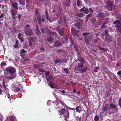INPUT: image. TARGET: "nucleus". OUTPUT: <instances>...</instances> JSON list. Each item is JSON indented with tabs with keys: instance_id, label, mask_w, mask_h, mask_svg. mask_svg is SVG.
Masks as SVG:
<instances>
[{
	"instance_id": "f257e3e1",
	"label": "nucleus",
	"mask_w": 121,
	"mask_h": 121,
	"mask_svg": "<svg viewBox=\"0 0 121 121\" xmlns=\"http://www.w3.org/2000/svg\"><path fill=\"white\" fill-rule=\"evenodd\" d=\"M15 71V69L12 67H9L6 69V72L4 73L6 77L7 78L11 79L14 78L16 77L15 75H13Z\"/></svg>"
},
{
	"instance_id": "f03ea898",
	"label": "nucleus",
	"mask_w": 121,
	"mask_h": 121,
	"mask_svg": "<svg viewBox=\"0 0 121 121\" xmlns=\"http://www.w3.org/2000/svg\"><path fill=\"white\" fill-rule=\"evenodd\" d=\"M87 70V69L82 63L79 64L76 66L74 69V71L76 72V73L78 70L81 73L84 72Z\"/></svg>"
},
{
	"instance_id": "7ed1b4c3",
	"label": "nucleus",
	"mask_w": 121,
	"mask_h": 121,
	"mask_svg": "<svg viewBox=\"0 0 121 121\" xmlns=\"http://www.w3.org/2000/svg\"><path fill=\"white\" fill-rule=\"evenodd\" d=\"M59 112L61 115L62 116L64 115L63 118L65 121H67V119L69 118V112H68V110L66 111L65 109L63 108L59 111Z\"/></svg>"
},
{
	"instance_id": "20e7f679",
	"label": "nucleus",
	"mask_w": 121,
	"mask_h": 121,
	"mask_svg": "<svg viewBox=\"0 0 121 121\" xmlns=\"http://www.w3.org/2000/svg\"><path fill=\"white\" fill-rule=\"evenodd\" d=\"M45 16L44 15H43L42 16V18L41 19V23L40 24H39L40 25L42 24V22H44L46 20L45 18L47 19L48 21H49L50 23L52 22L53 21H52L50 20V18L49 17V14L48 13V11L46 10L45 12Z\"/></svg>"
},
{
	"instance_id": "39448f33",
	"label": "nucleus",
	"mask_w": 121,
	"mask_h": 121,
	"mask_svg": "<svg viewBox=\"0 0 121 121\" xmlns=\"http://www.w3.org/2000/svg\"><path fill=\"white\" fill-rule=\"evenodd\" d=\"M25 27L26 28L25 29V34L28 36H30L32 35L33 33L32 30L30 28V26L27 24L26 25Z\"/></svg>"
},
{
	"instance_id": "423d86ee",
	"label": "nucleus",
	"mask_w": 121,
	"mask_h": 121,
	"mask_svg": "<svg viewBox=\"0 0 121 121\" xmlns=\"http://www.w3.org/2000/svg\"><path fill=\"white\" fill-rule=\"evenodd\" d=\"M35 13L36 15L37 20L38 24L41 23V15L40 13L39 12L38 9H36L35 10Z\"/></svg>"
},
{
	"instance_id": "0eeeda50",
	"label": "nucleus",
	"mask_w": 121,
	"mask_h": 121,
	"mask_svg": "<svg viewBox=\"0 0 121 121\" xmlns=\"http://www.w3.org/2000/svg\"><path fill=\"white\" fill-rule=\"evenodd\" d=\"M114 2L112 1H109L108 3L106 9L112 11L113 9Z\"/></svg>"
},
{
	"instance_id": "6e6552de",
	"label": "nucleus",
	"mask_w": 121,
	"mask_h": 121,
	"mask_svg": "<svg viewBox=\"0 0 121 121\" xmlns=\"http://www.w3.org/2000/svg\"><path fill=\"white\" fill-rule=\"evenodd\" d=\"M74 26L78 29H79L82 25V24L81 19H79L77 20V22L75 23L74 24Z\"/></svg>"
},
{
	"instance_id": "1a4fd4ad",
	"label": "nucleus",
	"mask_w": 121,
	"mask_h": 121,
	"mask_svg": "<svg viewBox=\"0 0 121 121\" xmlns=\"http://www.w3.org/2000/svg\"><path fill=\"white\" fill-rule=\"evenodd\" d=\"M71 33L73 35L77 36L78 32L79 31V30L75 29L73 27H72L71 29Z\"/></svg>"
},
{
	"instance_id": "9d476101",
	"label": "nucleus",
	"mask_w": 121,
	"mask_h": 121,
	"mask_svg": "<svg viewBox=\"0 0 121 121\" xmlns=\"http://www.w3.org/2000/svg\"><path fill=\"white\" fill-rule=\"evenodd\" d=\"M97 17L99 20H101L104 19L105 17V15L103 13H99Z\"/></svg>"
},
{
	"instance_id": "9b49d317",
	"label": "nucleus",
	"mask_w": 121,
	"mask_h": 121,
	"mask_svg": "<svg viewBox=\"0 0 121 121\" xmlns=\"http://www.w3.org/2000/svg\"><path fill=\"white\" fill-rule=\"evenodd\" d=\"M63 45V42L60 41L58 40L56 41L54 44V46L56 47H59L62 46Z\"/></svg>"
},
{
	"instance_id": "f8f14e48",
	"label": "nucleus",
	"mask_w": 121,
	"mask_h": 121,
	"mask_svg": "<svg viewBox=\"0 0 121 121\" xmlns=\"http://www.w3.org/2000/svg\"><path fill=\"white\" fill-rule=\"evenodd\" d=\"M80 11L83 12L85 14H87L89 13L90 11L88 9L84 7L81 8L80 10Z\"/></svg>"
},
{
	"instance_id": "ddd939ff",
	"label": "nucleus",
	"mask_w": 121,
	"mask_h": 121,
	"mask_svg": "<svg viewBox=\"0 0 121 121\" xmlns=\"http://www.w3.org/2000/svg\"><path fill=\"white\" fill-rule=\"evenodd\" d=\"M28 39L29 41H32L33 42H35L37 40V38L36 37H29Z\"/></svg>"
},
{
	"instance_id": "4468645a",
	"label": "nucleus",
	"mask_w": 121,
	"mask_h": 121,
	"mask_svg": "<svg viewBox=\"0 0 121 121\" xmlns=\"http://www.w3.org/2000/svg\"><path fill=\"white\" fill-rule=\"evenodd\" d=\"M18 4H18L17 2L13 3L12 4L13 7L16 9H19Z\"/></svg>"
},
{
	"instance_id": "2eb2a0df",
	"label": "nucleus",
	"mask_w": 121,
	"mask_h": 121,
	"mask_svg": "<svg viewBox=\"0 0 121 121\" xmlns=\"http://www.w3.org/2000/svg\"><path fill=\"white\" fill-rule=\"evenodd\" d=\"M64 30L65 29L64 28H62L60 29V30L58 32L60 36H63L64 35Z\"/></svg>"
},
{
	"instance_id": "dca6fc26",
	"label": "nucleus",
	"mask_w": 121,
	"mask_h": 121,
	"mask_svg": "<svg viewBox=\"0 0 121 121\" xmlns=\"http://www.w3.org/2000/svg\"><path fill=\"white\" fill-rule=\"evenodd\" d=\"M112 38L111 36H108L106 35V41L108 42L109 43H111L112 41Z\"/></svg>"
},
{
	"instance_id": "f3484780",
	"label": "nucleus",
	"mask_w": 121,
	"mask_h": 121,
	"mask_svg": "<svg viewBox=\"0 0 121 121\" xmlns=\"http://www.w3.org/2000/svg\"><path fill=\"white\" fill-rule=\"evenodd\" d=\"M47 41L49 43H51L54 41V39L53 36H49L47 38Z\"/></svg>"
},
{
	"instance_id": "a211bd4d",
	"label": "nucleus",
	"mask_w": 121,
	"mask_h": 121,
	"mask_svg": "<svg viewBox=\"0 0 121 121\" xmlns=\"http://www.w3.org/2000/svg\"><path fill=\"white\" fill-rule=\"evenodd\" d=\"M17 11L14 9L11 10L10 13L12 16H15L17 13Z\"/></svg>"
},
{
	"instance_id": "6ab92c4d",
	"label": "nucleus",
	"mask_w": 121,
	"mask_h": 121,
	"mask_svg": "<svg viewBox=\"0 0 121 121\" xmlns=\"http://www.w3.org/2000/svg\"><path fill=\"white\" fill-rule=\"evenodd\" d=\"M7 6V5H2V7L1 8V11L4 12H6L7 10L8 9Z\"/></svg>"
},
{
	"instance_id": "aec40b11",
	"label": "nucleus",
	"mask_w": 121,
	"mask_h": 121,
	"mask_svg": "<svg viewBox=\"0 0 121 121\" xmlns=\"http://www.w3.org/2000/svg\"><path fill=\"white\" fill-rule=\"evenodd\" d=\"M58 22L59 24L61 25H62L63 24L62 22V18L61 16H60L59 18L58 19Z\"/></svg>"
},
{
	"instance_id": "412c9836",
	"label": "nucleus",
	"mask_w": 121,
	"mask_h": 121,
	"mask_svg": "<svg viewBox=\"0 0 121 121\" xmlns=\"http://www.w3.org/2000/svg\"><path fill=\"white\" fill-rule=\"evenodd\" d=\"M54 62L55 64H56L58 63H62V60L61 59H54Z\"/></svg>"
},
{
	"instance_id": "4be33fe9",
	"label": "nucleus",
	"mask_w": 121,
	"mask_h": 121,
	"mask_svg": "<svg viewBox=\"0 0 121 121\" xmlns=\"http://www.w3.org/2000/svg\"><path fill=\"white\" fill-rule=\"evenodd\" d=\"M8 119L10 121H15V118L14 116H10L9 117Z\"/></svg>"
},
{
	"instance_id": "5701e85b",
	"label": "nucleus",
	"mask_w": 121,
	"mask_h": 121,
	"mask_svg": "<svg viewBox=\"0 0 121 121\" xmlns=\"http://www.w3.org/2000/svg\"><path fill=\"white\" fill-rule=\"evenodd\" d=\"M89 20H90L91 22L93 24H94L96 21V18L94 17H93L90 18Z\"/></svg>"
},
{
	"instance_id": "b1692460",
	"label": "nucleus",
	"mask_w": 121,
	"mask_h": 121,
	"mask_svg": "<svg viewBox=\"0 0 121 121\" xmlns=\"http://www.w3.org/2000/svg\"><path fill=\"white\" fill-rule=\"evenodd\" d=\"M85 14L83 13H78L75 14L76 16L80 17H82Z\"/></svg>"
},
{
	"instance_id": "393cba45",
	"label": "nucleus",
	"mask_w": 121,
	"mask_h": 121,
	"mask_svg": "<svg viewBox=\"0 0 121 121\" xmlns=\"http://www.w3.org/2000/svg\"><path fill=\"white\" fill-rule=\"evenodd\" d=\"M19 2L22 6H24L25 4V0H19Z\"/></svg>"
},
{
	"instance_id": "a878e982",
	"label": "nucleus",
	"mask_w": 121,
	"mask_h": 121,
	"mask_svg": "<svg viewBox=\"0 0 121 121\" xmlns=\"http://www.w3.org/2000/svg\"><path fill=\"white\" fill-rule=\"evenodd\" d=\"M78 60L82 63H84V60L83 58L81 56H80L78 58Z\"/></svg>"
},
{
	"instance_id": "bb28decb",
	"label": "nucleus",
	"mask_w": 121,
	"mask_h": 121,
	"mask_svg": "<svg viewBox=\"0 0 121 121\" xmlns=\"http://www.w3.org/2000/svg\"><path fill=\"white\" fill-rule=\"evenodd\" d=\"M115 26L118 28L117 31L121 33V25L119 27V25H117Z\"/></svg>"
},
{
	"instance_id": "cd10ccee",
	"label": "nucleus",
	"mask_w": 121,
	"mask_h": 121,
	"mask_svg": "<svg viewBox=\"0 0 121 121\" xmlns=\"http://www.w3.org/2000/svg\"><path fill=\"white\" fill-rule=\"evenodd\" d=\"M47 28H44L40 29V30L42 33H46L47 31Z\"/></svg>"
},
{
	"instance_id": "c85d7f7f",
	"label": "nucleus",
	"mask_w": 121,
	"mask_h": 121,
	"mask_svg": "<svg viewBox=\"0 0 121 121\" xmlns=\"http://www.w3.org/2000/svg\"><path fill=\"white\" fill-rule=\"evenodd\" d=\"M116 106L115 105L113 104H110V108L111 109H113L116 107Z\"/></svg>"
},
{
	"instance_id": "c756f323",
	"label": "nucleus",
	"mask_w": 121,
	"mask_h": 121,
	"mask_svg": "<svg viewBox=\"0 0 121 121\" xmlns=\"http://www.w3.org/2000/svg\"><path fill=\"white\" fill-rule=\"evenodd\" d=\"M65 51L64 50L61 49H58L57 50V52L60 53L61 52H64Z\"/></svg>"
},
{
	"instance_id": "7c9ffc66",
	"label": "nucleus",
	"mask_w": 121,
	"mask_h": 121,
	"mask_svg": "<svg viewBox=\"0 0 121 121\" xmlns=\"http://www.w3.org/2000/svg\"><path fill=\"white\" fill-rule=\"evenodd\" d=\"M113 23L114 24H121V22L120 21L118 20H116L114 21Z\"/></svg>"
},
{
	"instance_id": "2f4dec72",
	"label": "nucleus",
	"mask_w": 121,
	"mask_h": 121,
	"mask_svg": "<svg viewBox=\"0 0 121 121\" xmlns=\"http://www.w3.org/2000/svg\"><path fill=\"white\" fill-rule=\"evenodd\" d=\"M99 117L97 115H96L94 117V120L95 121H98L99 119Z\"/></svg>"
},
{
	"instance_id": "473e14b6",
	"label": "nucleus",
	"mask_w": 121,
	"mask_h": 121,
	"mask_svg": "<svg viewBox=\"0 0 121 121\" xmlns=\"http://www.w3.org/2000/svg\"><path fill=\"white\" fill-rule=\"evenodd\" d=\"M92 14L91 13H89L88 14H87L86 16V17L87 18L89 19V17H90V18H91L92 17H91V16H92Z\"/></svg>"
},
{
	"instance_id": "72a5a7b5",
	"label": "nucleus",
	"mask_w": 121,
	"mask_h": 121,
	"mask_svg": "<svg viewBox=\"0 0 121 121\" xmlns=\"http://www.w3.org/2000/svg\"><path fill=\"white\" fill-rule=\"evenodd\" d=\"M47 31H46V32L49 35H51L52 32V31L51 30H50L48 28H47Z\"/></svg>"
},
{
	"instance_id": "f704fd0d",
	"label": "nucleus",
	"mask_w": 121,
	"mask_h": 121,
	"mask_svg": "<svg viewBox=\"0 0 121 121\" xmlns=\"http://www.w3.org/2000/svg\"><path fill=\"white\" fill-rule=\"evenodd\" d=\"M34 66L36 69H37L40 68V65H34Z\"/></svg>"
},
{
	"instance_id": "c9c22d12",
	"label": "nucleus",
	"mask_w": 121,
	"mask_h": 121,
	"mask_svg": "<svg viewBox=\"0 0 121 121\" xmlns=\"http://www.w3.org/2000/svg\"><path fill=\"white\" fill-rule=\"evenodd\" d=\"M68 68H65L64 69V70L65 73L67 74H69V72L68 70Z\"/></svg>"
},
{
	"instance_id": "e433bc0d",
	"label": "nucleus",
	"mask_w": 121,
	"mask_h": 121,
	"mask_svg": "<svg viewBox=\"0 0 121 121\" xmlns=\"http://www.w3.org/2000/svg\"><path fill=\"white\" fill-rule=\"evenodd\" d=\"M69 40L70 41V42H71L72 44L73 45L75 44H74L73 41V40L71 38H69Z\"/></svg>"
},
{
	"instance_id": "4c0bfd02",
	"label": "nucleus",
	"mask_w": 121,
	"mask_h": 121,
	"mask_svg": "<svg viewBox=\"0 0 121 121\" xmlns=\"http://www.w3.org/2000/svg\"><path fill=\"white\" fill-rule=\"evenodd\" d=\"M81 2L79 0H78L77 1V5L78 6H80L81 5Z\"/></svg>"
},
{
	"instance_id": "58836bf2",
	"label": "nucleus",
	"mask_w": 121,
	"mask_h": 121,
	"mask_svg": "<svg viewBox=\"0 0 121 121\" xmlns=\"http://www.w3.org/2000/svg\"><path fill=\"white\" fill-rule=\"evenodd\" d=\"M38 71L41 72H45V71L42 68L39 69H38Z\"/></svg>"
},
{
	"instance_id": "ea45409f",
	"label": "nucleus",
	"mask_w": 121,
	"mask_h": 121,
	"mask_svg": "<svg viewBox=\"0 0 121 121\" xmlns=\"http://www.w3.org/2000/svg\"><path fill=\"white\" fill-rule=\"evenodd\" d=\"M36 32L38 35H41V32L39 30H36Z\"/></svg>"
},
{
	"instance_id": "a19ab883",
	"label": "nucleus",
	"mask_w": 121,
	"mask_h": 121,
	"mask_svg": "<svg viewBox=\"0 0 121 121\" xmlns=\"http://www.w3.org/2000/svg\"><path fill=\"white\" fill-rule=\"evenodd\" d=\"M90 34V33L89 32H86L83 33L82 34L84 36H86L87 35H88Z\"/></svg>"
},
{
	"instance_id": "79ce46f5",
	"label": "nucleus",
	"mask_w": 121,
	"mask_h": 121,
	"mask_svg": "<svg viewBox=\"0 0 121 121\" xmlns=\"http://www.w3.org/2000/svg\"><path fill=\"white\" fill-rule=\"evenodd\" d=\"M73 46L74 48L75 49V50L77 51H78V48L77 46H76V45L75 44L73 45Z\"/></svg>"
},
{
	"instance_id": "37998d69",
	"label": "nucleus",
	"mask_w": 121,
	"mask_h": 121,
	"mask_svg": "<svg viewBox=\"0 0 121 121\" xmlns=\"http://www.w3.org/2000/svg\"><path fill=\"white\" fill-rule=\"evenodd\" d=\"M97 48L98 49H99L100 50L104 51H105V49L104 48H101L100 46H97Z\"/></svg>"
},
{
	"instance_id": "c03bdc74",
	"label": "nucleus",
	"mask_w": 121,
	"mask_h": 121,
	"mask_svg": "<svg viewBox=\"0 0 121 121\" xmlns=\"http://www.w3.org/2000/svg\"><path fill=\"white\" fill-rule=\"evenodd\" d=\"M22 89H21V88L20 89L18 87H16L15 90V92H18L20 90V89L21 90H22Z\"/></svg>"
},
{
	"instance_id": "a18cd8bd",
	"label": "nucleus",
	"mask_w": 121,
	"mask_h": 121,
	"mask_svg": "<svg viewBox=\"0 0 121 121\" xmlns=\"http://www.w3.org/2000/svg\"><path fill=\"white\" fill-rule=\"evenodd\" d=\"M79 108L78 106H77V107L76 108V110L77 112L79 113L81 111L79 110L78 109Z\"/></svg>"
},
{
	"instance_id": "49530a36",
	"label": "nucleus",
	"mask_w": 121,
	"mask_h": 121,
	"mask_svg": "<svg viewBox=\"0 0 121 121\" xmlns=\"http://www.w3.org/2000/svg\"><path fill=\"white\" fill-rule=\"evenodd\" d=\"M51 35H53L55 36H57L58 35L56 33L55 31H52Z\"/></svg>"
},
{
	"instance_id": "de8ad7c7",
	"label": "nucleus",
	"mask_w": 121,
	"mask_h": 121,
	"mask_svg": "<svg viewBox=\"0 0 121 121\" xmlns=\"http://www.w3.org/2000/svg\"><path fill=\"white\" fill-rule=\"evenodd\" d=\"M118 102L119 105L120 106V107H121V98L119 99Z\"/></svg>"
},
{
	"instance_id": "09e8293b",
	"label": "nucleus",
	"mask_w": 121,
	"mask_h": 121,
	"mask_svg": "<svg viewBox=\"0 0 121 121\" xmlns=\"http://www.w3.org/2000/svg\"><path fill=\"white\" fill-rule=\"evenodd\" d=\"M60 104L61 105H63V106H64L65 107H66L67 106H66V104L64 102H60Z\"/></svg>"
},
{
	"instance_id": "8fccbe9b",
	"label": "nucleus",
	"mask_w": 121,
	"mask_h": 121,
	"mask_svg": "<svg viewBox=\"0 0 121 121\" xmlns=\"http://www.w3.org/2000/svg\"><path fill=\"white\" fill-rule=\"evenodd\" d=\"M4 118L3 116L0 114V121H2V119Z\"/></svg>"
},
{
	"instance_id": "3c124183",
	"label": "nucleus",
	"mask_w": 121,
	"mask_h": 121,
	"mask_svg": "<svg viewBox=\"0 0 121 121\" xmlns=\"http://www.w3.org/2000/svg\"><path fill=\"white\" fill-rule=\"evenodd\" d=\"M83 91L86 94H87L88 93V91L86 89V88H83Z\"/></svg>"
},
{
	"instance_id": "603ef678",
	"label": "nucleus",
	"mask_w": 121,
	"mask_h": 121,
	"mask_svg": "<svg viewBox=\"0 0 121 121\" xmlns=\"http://www.w3.org/2000/svg\"><path fill=\"white\" fill-rule=\"evenodd\" d=\"M103 111L104 112L106 111V105L102 108Z\"/></svg>"
},
{
	"instance_id": "864d4df0",
	"label": "nucleus",
	"mask_w": 121,
	"mask_h": 121,
	"mask_svg": "<svg viewBox=\"0 0 121 121\" xmlns=\"http://www.w3.org/2000/svg\"><path fill=\"white\" fill-rule=\"evenodd\" d=\"M60 27H56L55 28V30L58 32L60 30Z\"/></svg>"
},
{
	"instance_id": "5fc2aeb1",
	"label": "nucleus",
	"mask_w": 121,
	"mask_h": 121,
	"mask_svg": "<svg viewBox=\"0 0 121 121\" xmlns=\"http://www.w3.org/2000/svg\"><path fill=\"white\" fill-rule=\"evenodd\" d=\"M22 14H18L17 17H18L19 19H20L21 18V17L22 16Z\"/></svg>"
},
{
	"instance_id": "6e6d98bb",
	"label": "nucleus",
	"mask_w": 121,
	"mask_h": 121,
	"mask_svg": "<svg viewBox=\"0 0 121 121\" xmlns=\"http://www.w3.org/2000/svg\"><path fill=\"white\" fill-rule=\"evenodd\" d=\"M50 87L53 88H55V87L53 86V84H51L50 85Z\"/></svg>"
},
{
	"instance_id": "4d7b16f0",
	"label": "nucleus",
	"mask_w": 121,
	"mask_h": 121,
	"mask_svg": "<svg viewBox=\"0 0 121 121\" xmlns=\"http://www.w3.org/2000/svg\"><path fill=\"white\" fill-rule=\"evenodd\" d=\"M6 65V64L4 62H3L2 63H1V64L0 65L1 66H2L3 65L5 66Z\"/></svg>"
},
{
	"instance_id": "13d9d810",
	"label": "nucleus",
	"mask_w": 121,
	"mask_h": 121,
	"mask_svg": "<svg viewBox=\"0 0 121 121\" xmlns=\"http://www.w3.org/2000/svg\"><path fill=\"white\" fill-rule=\"evenodd\" d=\"M39 30V27L38 25H36V30Z\"/></svg>"
},
{
	"instance_id": "bf43d9fd",
	"label": "nucleus",
	"mask_w": 121,
	"mask_h": 121,
	"mask_svg": "<svg viewBox=\"0 0 121 121\" xmlns=\"http://www.w3.org/2000/svg\"><path fill=\"white\" fill-rule=\"evenodd\" d=\"M3 86L4 88L5 89H6V86L5 84V82H4V81H3Z\"/></svg>"
},
{
	"instance_id": "052dcab7",
	"label": "nucleus",
	"mask_w": 121,
	"mask_h": 121,
	"mask_svg": "<svg viewBox=\"0 0 121 121\" xmlns=\"http://www.w3.org/2000/svg\"><path fill=\"white\" fill-rule=\"evenodd\" d=\"M18 44H15L13 46V47L15 48H17L18 47Z\"/></svg>"
},
{
	"instance_id": "680f3d73",
	"label": "nucleus",
	"mask_w": 121,
	"mask_h": 121,
	"mask_svg": "<svg viewBox=\"0 0 121 121\" xmlns=\"http://www.w3.org/2000/svg\"><path fill=\"white\" fill-rule=\"evenodd\" d=\"M7 94V96L8 97V98L9 99H10V94H9V92H8V93L7 94Z\"/></svg>"
},
{
	"instance_id": "e2e57ef3",
	"label": "nucleus",
	"mask_w": 121,
	"mask_h": 121,
	"mask_svg": "<svg viewBox=\"0 0 121 121\" xmlns=\"http://www.w3.org/2000/svg\"><path fill=\"white\" fill-rule=\"evenodd\" d=\"M19 39L21 40V41L22 42H23L24 41L22 37L20 38V39Z\"/></svg>"
},
{
	"instance_id": "0e129e2a",
	"label": "nucleus",
	"mask_w": 121,
	"mask_h": 121,
	"mask_svg": "<svg viewBox=\"0 0 121 121\" xmlns=\"http://www.w3.org/2000/svg\"><path fill=\"white\" fill-rule=\"evenodd\" d=\"M21 52L22 53H24L26 52V51L24 49H22L21 50Z\"/></svg>"
},
{
	"instance_id": "69168bd1",
	"label": "nucleus",
	"mask_w": 121,
	"mask_h": 121,
	"mask_svg": "<svg viewBox=\"0 0 121 121\" xmlns=\"http://www.w3.org/2000/svg\"><path fill=\"white\" fill-rule=\"evenodd\" d=\"M4 16V13H2L0 16V18H1Z\"/></svg>"
},
{
	"instance_id": "338daca9",
	"label": "nucleus",
	"mask_w": 121,
	"mask_h": 121,
	"mask_svg": "<svg viewBox=\"0 0 121 121\" xmlns=\"http://www.w3.org/2000/svg\"><path fill=\"white\" fill-rule=\"evenodd\" d=\"M105 27V26L104 25H102L100 27V29H101L102 28H103Z\"/></svg>"
},
{
	"instance_id": "774afa93",
	"label": "nucleus",
	"mask_w": 121,
	"mask_h": 121,
	"mask_svg": "<svg viewBox=\"0 0 121 121\" xmlns=\"http://www.w3.org/2000/svg\"><path fill=\"white\" fill-rule=\"evenodd\" d=\"M117 74L119 75L121 74V70L117 72Z\"/></svg>"
}]
</instances>
